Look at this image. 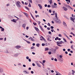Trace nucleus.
<instances>
[{
    "instance_id": "nucleus-21",
    "label": "nucleus",
    "mask_w": 75,
    "mask_h": 75,
    "mask_svg": "<svg viewBox=\"0 0 75 75\" xmlns=\"http://www.w3.org/2000/svg\"><path fill=\"white\" fill-rule=\"evenodd\" d=\"M18 54H15L14 56V57H17L18 56Z\"/></svg>"
},
{
    "instance_id": "nucleus-34",
    "label": "nucleus",
    "mask_w": 75,
    "mask_h": 75,
    "mask_svg": "<svg viewBox=\"0 0 75 75\" xmlns=\"http://www.w3.org/2000/svg\"><path fill=\"white\" fill-rule=\"evenodd\" d=\"M66 1H68L69 3H70V0H65Z\"/></svg>"
},
{
    "instance_id": "nucleus-38",
    "label": "nucleus",
    "mask_w": 75,
    "mask_h": 75,
    "mask_svg": "<svg viewBox=\"0 0 75 75\" xmlns=\"http://www.w3.org/2000/svg\"><path fill=\"white\" fill-rule=\"evenodd\" d=\"M4 28H2L1 30V31H4Z\"/></svg>"
},
{
    "instance_id": "nucleus-60",
    "label": "nucleus",
    "mask_w": 75,
    "mask_h": 75,
    "mask_svg": "<svg viewBox=\"0 0 75 75\" xmlns=\"http://www.w3.org/2000/svg\"><path fill=\"white\" fill-rule=\"evenodd\" d=\"M52 12L53 14H55V11H52Z\"/></svg>"
},
{
    "instance_id": "nucleus-52",
    "label": "nucleus",
    "mask_w": 75,
    "mask_h": 75,
    "mask_svg": "<svg viewBox=\"0 0 75 75\" xmlns=\"http://www.w3.org/2000/svg\"><path fill=\"white\" fill-rule=\"evenodd\" d=\"M25 8H26V9H27V10H29V8H27V6H25Z\"/></svg>"
},
{
    "instance_id": "nucleus-41",
    "label": "nucleus",
    "mask_w": 75,
    "mask_h": 75,
    "mask_svg": "<svg viewBox=\"0 0 75 75\" xmlns=\"http://www.w3.org/2000/svg\"><path fill=\"white\" fill-rule=\"evenodd\" d=\"M47 25L49 26H51V25H50V23H48L47 24Z\"/></svg>"
},
{
    "instance_id": "nucleus-12",
    "label": "nucleus",
    "mask_w": 75,
    "mask_h": 75,
    "mask_svg": "<svg viewBox=\"0 0 75 75\" xmlns=\"http://www.w3.org/2000/svg\"><path fill=\"white\" fill-rule=\"evenodd\" d=\"M70 18L71 21H72V22H74V23H75V21H74V19L72 17H70Z\"/></svg>"
},
{
    "instance_id": "nucleus-50",
    "label": "nucleus",
    "mask_w": 75,
    "mask_h": 75,
    "mask_svg": "<svg viewBox=\"0 0 75 75\" xmlns=\"http://www.w3.org/2000/svg\"><path fill=\"white\" fill-rule=\"evenodd\" d=\"M54 6H57V4L56 3H54Z\"/></svg>"
},
{
    "instance_id": "nucleus-51",
    "label": "nucleus",
    "mask_w": 75,
    "mask_h": 75,
    "mask_svg": "<svg viewBox=\"0 0 75 75\" xmlns=\"http://www.w3.org/2000/svg\"><path fill=\"white\" fill-rule=\"evenodd\" d=\"M42 46H44L45 45L44 43H42Z\"/></svg>"
},
{
    "instance_id": "nucleus-22",
    "label": "nucleus",
    "mask_w": 75,
    "mask_h": 75,
    "mask_svg": "<svg viewBox=\"0 0 75 75\" xmlns=\"http://www.w3.org/2000/svg\"><path fill=\"white\" fill-rule=\"evenodd\" d=\"M49 49H48V48H46L45 49V51H48Z\"/></svg>"
},
{
    "instance_id": "nucleus-39",
    "label": "nucleus",
    "mask_w": 75,
    "mask_h": 75,
    "mask_svg": "<svg viewBox=\"0 0 75 75\" xmlns=\"http://www.w3.org/2000/svg\"><path fill=\"white\" fill-rule=\"evenodd\" d=\"M42 62L43 63H45V60H43L42 61Z\"/></svg>"
},
{
    "instance_id": "nucleus-64",
    "label": "nucleus",
    "mask_w": 75,
    "mask_h": 75,
    "mask_svg": "<svg viewBox=\"0 0 75 75\" xmlns=\"http://www.w3.org/2000/svg\"><path fill=\"white\" fill-rule=\"evenodd\" d=\"M73 62H71V65L72 66H73Z\"/></svg>"
},
{
    "instance_id": "nucleus-33",
    "label": "nucleus",
    "mask_w": 75,
    "mask_h": 75,
    "mask_svg": "<svg viewBox=\"0 0 75 75\" xmlns=\"http://www.w3.org/2000/svg\"><path fill=\"white\" fill-rule=\"evenodd\" d=\"M58 37H57L56 38H55V40H58Z\"/></svg>"
},
{
    "instance_id": "nucleus-31",
    "label": "nucleus",
    "mask_w": 75,
    "mask_h": 75,
    "mask_svg": "<svg viewBox=\"0 0 75 75\" xmlns=\"http://www.w3.org/2000/svg\"><path fill=\"white\" fill-rule=\"evenodd\" d=\"M28 7H31V4L29 3V5L28 6Z\"/></svg>"
},
{
    "instance_id": "nucleus-45",
    "label": "nucleus",
    "mask_w": 75,
    "mask_h": 75,
    "mask_svg": "<svg viewBox=\"0 0 75 75\" xmlns=\"http://www.w3.org/2000/svg\"><path fill=\"white\" fill-rule=\"evenodd\" d=\"M28 59L29 62H31V59Z\"/></svg>"
},
{
    "instance_id": "nucleus-4",
    "label": "nucleus",
    "mask_w": 75,
    "mask_h": 75,
    "mask_svg": "<svg viewBox=\"0 0 75 75\" xmlns=\"http://www.w3.org/2000/svg\"><path fill=\"white\" fill-rule=\"evenodd\" d=\"M0 72L1 73V72H3L2 73V74L3 75H5V74H4V73L3 72V69L1 67H0Z\"/></svg>"
},
{
    "instance_id": "nucleus-59",
    "label": "nucleus",
    "mask_w": 75,
    "mask_h": 75,
    "mask_svg": "<svg viewBox=\"0 0 75 75\" xmlns=\"http://www.w3.org/2000/svg\"><path fill=\"white\" fill-rule=\"evenodd\" d=\"M65 53L66 54H68V52L67 51H65Z\"/></svg>"
},
{
    "instance_id": "nucleus-9",
    "label": "nucleus",
    "mask_w": 75,
    "mask_h": 75,
    "mask_svg": "<svg viewBox=\"0 0 75 75\" xmlns=\"http://www.w3.org/2000/svg\"><path fill=\"white\" fill-rule=\"evenodd\" d=\"M39 27L41 29V30L43 31V32H44V29L43 28H42V26L41 25H39Z\"/></svg>"
},
{
    "instance_id": "nucleus-63",
    "label": "nucleus",
    "mask_w": 75,
    "mask_h": 75,
    "mask_svg": "<svg viewBox=\"0 0 75 75\" xmlns=\"http://www.w3.org/2000/svg\"><path fill=\"white\" fill-rule=\"evenodd\" d=\"M31 67H29V70H31Z\"/></svg>"
},
{
    "instance_id": "nucleus-49",
    "label": "nucleus",
    "mask_w": 75,
    "mask_h": 75,
    "mask_svg": "<svg viewBox=\"0 0 75 75\" xmlns=\"http://www.w3.org/2000/svg\"><path fill=\"white\" fill-rule=\"evenodd\" d=\"M34 48H35L34 47H31V49H34Z\"/></svg>"
},
{
    "instance_id": "nucleus-37",
    "label": "nucleus",
    "mask_w": 75,
    "mask_h": 75,
    "mask_svg": "<svg viewBox=\"0 0 75 75\" xmlns=\"http://www.w3.org/2000/svg\"><path fill=\"white\" fill-rule=\"evenodd\" d=\"M47 7L48 8H50V7H51V6H50V5H48L47 6Z\"/></svg>"
},
{
    "instance_id": "nucleus-30",
    "label": "nucleus",
    "mask_w": 75,
    "mask_h": 75,
    "mask_svg": "<svg viewBox=\"0 0 75 75\" xmlns=\"http://www.w3.org/2000/svg\"><path fill=\"white\" fill-rule=\"evenodd\" d=\"M58 36H59V37H62V35L61 34H59Z\"/></svg>"
},
{
    "instance_id": "nucleus-6",
    "label": "nucleus",
    "mask_w": 75,
    "mask_h": 75,
    "mask_svg": "<svg viewBox=\"0 0 75 75\" xmlns=\"http://www.w3.org/2000/svg\"><path fill=\"white\" fill-rule=\"evenodd\" d=\"M28 39L29 40H30L31 41H35V40L31 37H30Z\"/></svg>"
},
{
    "instance_id": "nucleus-17",
    "label": "nucleus",
    "mask_w": 75,
    "mask_h": 75,
    "mask_svg": "<svg viewBox=\"0 0 75 75\" xmlns=\"http://www.w3.org/2000/svg\"><path fill=\"white\" fill-rule=\"evenodd\" d=\"M5 53H6L7 54H8V53H9V52L7 50H5Z\"/></svg>"
},
{
    "instance_id": "nucleus-43",
    "label": "nucleus",
    "mask_w": 75,
    "mask_h": 75,
    "mask_svg": "<svg viewBox=\"0 0 75 75\" xmlns=\"http://www.w3.org/2000/svg\"><path fill=\"white\" fill-rule=\"evenodd\" d=\"M31 74H34V71H31Z\"/></svg>"
},
{
    "instance_id": "nucleus-24",
    "label": "nucleus",
    "mask_w": 75,
    "mask_h": 75,
    "mask_svg": "<svg viewBox=\"0 0 75 75\" xmlns=\"http://www.w3.org/2000/svg\"><path fill=\"white\" fill-rule=\"evenodd\" d=\"M51 37H50V36H49L47 40L48 41H49L50 40V38H51Z\"/></svg>"
},
{
    "instance_id": "nucleus-11",
    "label": "nucleus",
    "mask_w": 75,
    "mask_h": 75,
    "mask_svg": "<svg viewBox=\"0 0 75 75\" xmlns=\"http://www.w3.org/2000/svg\"><path fill=\"white\" fill-rule=\"evenodd\" d=\"M63 25L64 27H67V24H66V23L65 22H63Z\"/></svg>"
},
{
    "instance_id": "nucleus-26",
    "label": "nucleus",
    "mask_w": 75,
    "mask_h": 75,
    "mask_svg": "<svg viewBox=\"0 0 75 75\" xmlns=\"http://www.w3.org/2000/svg\"><path fill=\"white\" fill-rule=\"evenodd\" d=\"M55 17L56 18H58L57 17V13H55Z\"/></svg>"
},
{
    "instance_id": "nucleus-40",
    "label": "nucleus",
    "mask_w": 75,
    "mask_h": 75,
    "mask_svg": "<svg viewBox=\"0 0 75 75\" xmlns=\"http://www.w3.org/2000/svg\"><path fill=\"white\" fill-rule=\"evenodd\" d=\"M48 54L49 55H51V52H48Z\"/></svg>"
},
{
    "instance_id": "nucleus-57",
    "label": "nucleus",
    "mask_w": 75,
    "mask_h": 75,
    "mask_svg": "<svg viewBox=\"0 0 75 75\" xmlns=\"http://www.w3.org/2000/svg\"><path fill=\"white\" fill-rule=\"evenodd\" d=\"M23 67H26V66H25V64H23Z\"/></svg>"
},
{
    "instance_id": "nucleus-27",
    "label": "nucleus",
    "mask_w": 75,
    "mask_h": 75,
    "mask_svg": "<svg viewBox=\"0 0 75 75\" xmlns=\"http://www.w3.org/2000/svg\"><path fill=\"white\" fill-rule=\"evenodd\" d=\"M49 12L50 13H52V11H51V10L49 9Z\"/></svg>"
},
{
    "instance_id": "nucleus-35",
    "label": "nucleus",
    "mask_w": 75,
    "mask_h": 75,
    "mask_svg": "<svg viewBox=\"0 0 75 75\" xmlns=\"http://www.w3.org/2000/svg\"><path fill=\"white\" fill-rule=\"evenodd\" d=\"M23 72L25 74H28L27 72V71H23Z\"/></svg>"
},
{
    "instance_id": "nucleus-25",
    "label": "nucleus",
    "mask_w": 75,
    "mask_h": 75,
    "mask_svg": "<svg viewBox=\"0 0 75 75\" xmlns=\"http://www.w3.org/2000/svg\"><path fill=\"white\" fill-rule=\"evenodd\" d=\"M63 41H64V42H67V40H66V39L64 38H63Z\"/></svg>"
},
{
    "instance_id": "nucleus-61",
    "label": "nucleus",
    "mask_w": 75,
    "mask_h": 75,
    "mask_svg": "<svg viewBox=\"0 0 75 75\" xmlns=\"http://www.w3.org/2000/svg\"><path fill=\"white\" fill-rule=\"evenodd\" d=\"M42 64L43 66V67L44 66V64L42 62Z\"/></svg>"
},
{
    "instance_id": "nucleus-42",
    "label": "nucleus",
    "mask_w": 75,
    "mask_h": 75,
    "mask_svg": "<svg viewBox=\"0 0 75 75\" xmlns=\"http://www.w3.org/2000/svg\"><path fill=\"white\" fill-rule=\"evenodd\" d=\"M55 72H56V74H60L59 73V72H58L57 71H56Z\"/></svg>"
},
{
    "instance_id": "nucleus-20",
    "label": "nucleus",
    "mask_w": 75,
    "mask_h": 75,
    "mask_svg": "<svg viewBox=\"0 0 75 75\" xmlns=\"http://www.w3.org/2000/svg\"><path fill=\"white\" fill-rule=\"evenodd\" d=\"M16 20L13 19V20H11V21H13V22H14V23H16Z\"/></svg>"
},
{
    "instance_id": "nucleus-58",
    "label": "nucleus",
    "mask_w": 75,
    "mask_h": 75,
    "mask_svg": "<svg viewBox=\"0 0 75 75\" xmlns=\"http://www.w3.org/2000/svg\"><path fill=\"white\" fill-rule=\"evenodd\" d=\"M25 37L26 38H28V36H27L26 35H25Z\"/></svg>"
},
{
    "instance_id": "nucleus-2",
    "label": "nucleus",
    "mask_w": 75,
    "mask_h": 75,
    "mask_svg": "<svg viewBox=\"0 0 75 75\" xmlns=\"http://www.w3.org/2000/svg\"><path fill=\"white\" fill-rule=\"evenodd\" d=\"M57 45L59 47H62V45H60V44H62V41H58L57 42Z\"/></svg>"
},
{
    "instance_id": "nucleus-28",
    "label": "nucleus",
    "mask_w": 75,
    "mask_h": 75,
    "mask_svg": "<svg viewBox=\"0 0 75 75\" xmlns=\"http://www.w3.org/2000/svg\"><path fill=\"white\" fill-rule=\"evenodd\" d=\"M25 41H26V42H27V43H28V44H30V41H27V40H25Z\"/></svg>"
},
{
    "instance_id": "nucleus-8",
    "label": "nucleus",
    "mask_w": 75,
    "mask_h": 75,
    "mask_svg": "<svg viewBox=\"0 0 75 75\" xmlns=\"http://www.w3.org/2000/svg\"><path fill=\"white\" fill-rule=\"evenodd\" d=\"M65 6L67 7H68V8H70V9H71V10H72V8L71 7V6H70L66 4Z\"/></svg>"
},
{
    "instance_id": "nucleus-29",
    "label": "nucleus",
    "mask_w": 75,
    "mask_h": 75,
    "mask_svg": "<svg viewBox=\"0 0 75 75\" xmlns=\"http://www.w3.org/2000/svg\"><path fill=\"white\" fill-rule=\"evenodd\" d=\"M36 45L37 47H38L39 46H40V44H39V43L37 44Z\"/></svg>"
},
{
    "instance_id": "nucleus-46",
    "label": "nucleus",
    "mask_w": 75,
    "mask_h": 75,
    "mask_svg": "<svg viewBox=\"0 0 75 75\" xmlns=\"http://www.w3.org/2000/svg\"><path fill=\"white\" fill-rule=\"evenodd\" d=\"M54 60L55 61H56V62H57V59L56 58L54 59Z\"/></svg>"
},
{
    "instance_id": "nucleus-19",
    "label": "nucleus",
    "mask_w": 75,
    "mask_h": 75,
    "mask_svg": "<svg viewBox=\"0 0 75 75\" xmlns=\"http://www.w3.org/2000/svg\"><path fill=\"white\" fill-rule=\"evenodd\" d=\"M49 2L50 4H52V0H50Z\"/></svg>"
},
{
    "instance_id": "nucleus-44",
    "label": "nucleus",
    "mask_w": 75,
    "mask_h": 75,
    "mask_svg": "<svg viewBox=\"0 0 75 75\" xmlns=\"http://www.w3.org/2000/svg\"><path fill=\"white\" fill-rule=\"evenodd\" d=\"M59 57L60 58H62V56L61 55H60Z\"/></svg>"
},
{
    "instance_id": "nucleus-54",
    "label": "nucleus",
    "mask_w": 75,
    "mask_h": 75,
    "mask_svg": "<svg viewBox=\"0 0 75 75\" xmlns=\"http://www.w3.org/2000/svg\"><path fill=\"white\" fill-rule=\"evenodd\" d=\"M51 72L52 73H53L54 72V71L53 70H52Z\"/></svg>"
},
{
    "instance_id": "nucleus-53",
    "label": "nucleus",
    "mask_w": 75,
    "mask_h": 75,
    "mask_svg": "<svg viewBox=\"0 0 75 75\" xmlns=\"http://www.w3.org/2000/svg\"><path fill=\"white\" fill-rule=\"evenodd\" d=\"M70 50H71V49H67L68 51H70Z\"/></svg>"
},
{
    "instance_id": "nucleus-7",
    "label": "nucleus",
    "mask_w": 75,
    "mask_h": 75,
    "mask_svg": "<svg viewBox=\"0 0 75 75\" xmlns=\"http://www.w3.org/2000/svg\"><path fill=\"white\" fill-rule=\"evenodd\" d=\"M62 8L64 9V11H67V10H68V9L67 8L65 7L64 6H63L62 7Z\"/></svg>"
},
{
    "instance_id": "nucleus-13",
    "label": "nucleus",
    "mask_w": 75,
    "mask_h": 75,
    "mask_svg": "<svg viewBox=\"0 0 75 75\" xmlns=\"http://www.w3.org/2000/svg\"><path fill=\"white\" fill-rule=\"evenodd\" d=\"M26 25V24L24 23L22 25V27L24 29H25V26Z\"/></svg>"
},
{
    "instance_id": "nucleus-14",
    "label": "nucleus",
    "mask_w": 75,
    "mask_h": 75,
    "mask_svg": "<svg viewBox=\"0 0 75 75\" xmlns=\"http://www.w3.org/2000/svg\"><path fill=\"white\" fill-rule=\"evenodd\" d=\"M38 6H39V8H40V9H42V6H41V5L40 4H38Z\"/></svg>"
},
{
    "instance_id": "nucleus-18",
    "label": "nucleus",
    "mask_w": 75,
    "mask_h": 75,
    "mask_svg": "<svg viewBox=\"0 0 75 75\" xmlns=\"http://www.w3.org/2000/svg\"><path fill=\"white\" fill-rule=\"evenodd\" d=\"M72 72L71 73V75H74V73H75V71H74L73 70H72Z\"/></svg>"
},
{
    "instance_id": "nucleus-47",
    "label": "nucleus",
    "mask_w": 75,
    "mask_h": 75,
    "mask_svg": "<svg viewBox=\"0 0 75 75\" xmlns=\"http://www.w3.org/2000/svg\"><path fill=\"white\" fill-rule=\"evenodd\" d=\"M55 48H56V49H58L59 47H58V46H56L55 47Z\"/></svg>"
},
{
    "instance_id": "nucleus-10",
    "label": "nucleus",
    "mask_w": 75,
    "mask_h": 75,
    "mask_svg": "<svg viewBox=\"0 0 75 75\" xmlns=\"http://www.w3.org/2000/svg\"><path fill=\"white\" fill-rule=\"evenodd\" d=\"M36 64L37 66H38V67H39V68L41 67V65H40V64H38V63L36 62Z\"/></svg>"
},
{
    "instance_id": "nucleus-36",
    "label": "nucleus",
    "mask_w": 75,
    "mask_h": 75,
    "mask_svg": "<svg viewBox=\"0 0 75 75\" xmlns=\"http://www.w3.org/2000/svg\"><path fill=\"white\" fill-rule=\"evenodd\" d=\"M71 49H73V45H72L71 46Z\"/></svg>"
},
{
    "instance_id": "nucleus-48",
    "label": "nucleus",
    "mask_w": 75,
    "mask_h": 75,
    "mask_svg": "<svg viewBox=\"0 0 75 75\" xmlns=\"http://www.w3.org/2000/svg\"><path fill=\"white\" fill-rule=\"evenodd\" d=\"M32 65L34 67V66H35V64H34V63H33L32 64Z\"/></svg>"
},
{
    "instance_id": "nucleus-15",
    "label": "nucleus",
    "mask_w": 75,
    "mask_h": 75,
    "mask_svg": "<svg viewBox=\"0 0 75 75\" xmlns=\"http://www.w3.org/2000/svg\"><path fill=\"white\" fill-rule=\"evenodd\" d=\"M16 48H17V49H19V48H21V46H16Z\"/></svg>"
},
{
    "instance_id": "nucleus-3",
    "label": "nucleus",
    "mask_w": 75,
    "mask_h": 75,
    "mask_svg": "<svg viewBox=\"0 0 75 75\" xmlns=\"http://www.w3.org/2000/svg\"><path fill=\"white\" fill-rule=\"evenodd\" d=\"M16 5L18 6V7L20 8H21V5H20V2L19 1H18L16 3Z\"/></svg>"
},
{
    "instance_id": "nucleus-56",
    "label": "nucleus",
    "mask_w": 75,
    "mask_h": 75,
    "mask_svg": "<svg viewBox=\"0 0 75 75\" xmlns=\"http://www.w3.org/2000/svg\"><path fill=\"white\" fill-rule=\"evenodd\" d=\"M47 29L48 30H50V28H47Z\"/></svg>"
},
{
    "instance_id": "nucleus-32",
    "label": "nucleus",
    "mask_w": 75,
    "mask_h": 75,
    "mask_svg": "<svg viewBox=\"0 0 75 75\" xmlns=\"http://www.w3.org/2000/svg\"><path fill=\"white\" fill-rule=\"evenodd\" d=\"M26 59H29V57L27 56L26 57Z\"/></svg>"
},
{
    "instance_id": "nucleus-55",
    "label": "nucleus",
    "mask_w": 75,
    "mask_h": 75,
    "mask_svg": "<svg viewBox=\"0 0 75 75\" xmlns=\"http://www.w3.org/2000/svg\"><path fill=\"white\" fill-rule=\"evenodd\" d=\"M29 1H30V2L31 3H32V1L31 0H28Z\"/></svg>"
},
{
    "instance_id": "nucleus-62",
    "label": "nucleus",
    "mask_w": 75,
    "mask_h": 75,
    "mask_svg": "<svg viewBox=\"0 0 75 75\" xmlns=\"http://www.w3.org/2000/svg\"><path fill=\"white\" fill-rule=\"evenodd\" d=\"M63 51H65L66 50L65 49H63Z\"/></svg>"
},
{
    "instance_id": "nucleus-1",
    "label": "nucleus",
    "mask_w": 75,
    "mask_h": 75,
    "mask_svg": "<svg viewBox=\"0 0 75 75\" xmlns=\"http://www.w3.org/2000/svg\"><path fill=\"white\" fill-rule=\"evenodd\" d=\"M53 20H54L55 23H58V24H61V21L60 20L58 19V18H54Z\"/></svg>"
},
{
    "instance_id": "nucleus-16",
    "label": "nucleus",
    "mask_w": 75,
    "mask_h": 75,
    "mask_svg": "<svg viewBox=\"0 0 75 75\" xmlns=\"http://www.w3.org/2000/svg\"><path fill=\"white\" fill-rule=\"evenodd\" d=\"M51 6L52 7V8H56V7H57L55 6H54V5H52Z\"/></svg>"
},
{
    "instance_id": "nucleus-23",
    "label": "nucleus",
    "mask_w": 75,
    "mask_h": 75,
    "mask_svg": "<svg viewBox=\"0 0 75 75\" xmlns=\"http://www.w3.org/2000/svg\"><path fill=\"white\" fill-rule=\"evenodd\" d=\"M35 30L37 31H38V28L36 27H35Z\"/></svg>"
},
{
    "instance_id": "nucleus-5",
    "label": "nucleus",
    "mask_w": 75,
    "mask_h": 75,
    "mask_svg": "<svg viewBox=\"0 0 75 75\" xmlns=\"http://www.w3.org/2000/svg\"><path fill=\"white\" fill-rule=\"evenodd\" d=\"M23 13L25 15L26 17H27V18H28V17H29L28 16V13L25 12H23Z\"/></svg>"
}]
</instances>
